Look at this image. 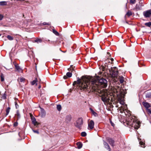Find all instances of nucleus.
Returning <instances> with one entry per match:
<instances>
[{"instance_id": "5fc2aeb1", "label": "nucleus", "mask_w": 151, "mask_h": 151, "mask_svg": "<svg viewBox=\"0 0 151 151\" xmlns=\"http://www.w3.org/2000/svg\"><path fill=\"white\" fill-rule=\"evenodd\" d=\"M1 34H0V36H1Z\"/></svg>"}, {"instance_id": "c9c22d12", "label": "nucleus", "mask_w": 151, "mask_h": 151, "mask_svg": "<svg viewBox=\"0 0 151 151\" xmlns=\"http://www.w3.org/2000/svg\"><path fill=\"white\" fill-rule=\"evenodd\" d=\"M136 2V0H130V2L132 4H134Z\"/></svg>"}, {"instance_id": "2eb2a0df", "label": "nucleus", "mask_w": 151, "mask_h": 151, "mask_svg": "<svg viewBox=\"0 0 151 151\" xmlns=\"http://www.w3.org/2000/svg\"><path fill=\"white\" fill-rule=\"evenodd\" d=\"M15 66L16 70L19 72L22 70L20 68V66L17 65H15Z\"/></svg>"}, {"instance_id": "3c124183", "label": "nucleus", "mask_w": 151, "mask_h": 151, "mask_svg": "<svg viewBox=\"0 0 151 151\" xmlns=\"http://www.w3.org/2000/svg\"><path fill=\"white\" fill-rule=\"evenodd\" d=\"M108 60V61H109V63H110V62L109 61V60Z\"/></svg>"}, {"instance_id": "7c9ffc66", "label": "nucleus", "mask_w": 151, "mask_h": 151, "mask_svg": "<svg viewBox=\"0 0 151 151\" xmlns=\"http://www.w3.org/2000/svg\"><path fill=\"white\" fill-rule=\"evenodd\" d=\"M81 135L82 137H85L86 135V133L85 132H83L81 133Z\"/></svg>"}, {"instance_id": "a19ab883", "label": "nucleus", "mask_w": 151, "mask_h": 151, "mask_svg": "<svg viewBox=\"0 0 151 151\" xmlns=\"http://www.w3.org/2000/svg\"><path fill=\"white\" fill-rule=\"evenodd\" d=\"M33 132H35V133H36L37 134H38L39 133V132L37 130H32Z\"/></svg>"}, {"instance_id": "f704fd0d", "label": "nucleus", "mask_w": 151, "mask_h": 151, "mask_svg": "<svg viewBox=\"0 0 151 151\" xmlns=\"http://www.w3.org/2000/svg\"><path fill=\"white\" fill-rule=\"evenodd\" d=\"M74 67H73V65H71L70 68H69L68 69V71H70V70H73Z\"/></svg>"}, {"instance_id": "a211bd4d", "label": "nucleus", "mask_w": 151, "mask_h": 151, "mask_svg": "<svg viewBox=\"0 0 151 151\" xmlns=\"http://www.w3.org/2000/svg\"><path fill=\"white\" fill-rule=\"evenodd\" d=\"M120 82L121 83H122L124 82V78L122 76H120L119 77Z\"/></svg>"}, {"instance_id": "a18cd8bd", "label": "nucleus", "mask_w": 151, "mask_h": 151, "mask_svg": "<svg viewBox=\"0 0 151 151\" xmlns=\"http://www.w3.org/2000/svg\"><path fill=\"white\" fill-rule=\"evenodd\" d=\"M67 76H63V78H64V79H67Z\"/></svg>"}, {"instance_id": "4c0bfd02", "label": "nucleus", "mask_w": 151, "mask_h": 151, "mask_svg": "<svg viewBox=\"0 0 151 151\" xmlns=\"http://www.w3.org/2000/svg\"><path fill=\"white\" fill-rule=\"evenodd\" d=\"M24 81V78H20V81L21 82H22Z\"/></svg>"}, {"instance_id": "cd10ccee", "label": "nucleus", "mask_w": 151, "mask_h": 151, "mask_svg": "<svg viewBox=\"0 0 151 151\" xmlns=\"http://www.w3.org/2000/svg\"><path fill=\"white\" fill-rule=\"evenodd\" d=\"M41 113L42 114V116H45L46 113H45V111L44 110V109H42Z\"/></svg>"}, {"instance_id": "2f4dec72", "label": "nucleus", "mask_w": 151, "mask_h": 151, "mask_svg": "<svg viewBox=\"0 0 151 151\" xmlns=\"http://www.w3.org/2000/svg\"><path fill=\"white\" fill-rule=\"evenodd\" d=\"M3 99H6V95L5 93H4L2 96L1 97Z\"/></svg>"}, {"instance_id": "4be33fe9", "label": "nucleus", "mask_w": 151, "mask_h": 151, "mask_svg": "<svg viewBox=\"0 0 151 151\" xmlns=\"http://www.w3.org/2000/svg\"><path fill=\"white\" fill-rule=\"evenodd\" d=\"M132 15V12L130 11H128L127 12V13L125 16H127L128 17H129Z\"/></svg>"}, {"instance_id": "49530a36", "label": "nucleus", "mask_w": 151, "mask_h": 151, "mask_svg": "<svg viewBox=\"0 0 151 151\" xmlns=\"http://www.w3.org/2000/svg\"><path fill=\"white\" fill-rule=\"evenodd\" d=\"M110 60L111 61V63H112V62L114 60V59L113 58H111V59H110Z\"/></svg>"}, {"instance_id": "7ed1b4c3", "label": "nucleus", "mask_w": 151, "mask_h": 151, "mask_svg": "<svg viewBox=\"0 0 151 151\" xmlns=\"http://www.w3.org/2000/svg\"><path fill=\"white\" fill-rule=\"evenodd\" d=\"M99 96L101 97L102 101L104 103L109 102L110 100L109 96L107 93V91L101 90Z\"/></svg>"}, {"instance_id": "de8ad7c7", "label": "nucleus", "mask_w": 151, "mask_h": 151, "mask_svg": "<svg viewBox=\"0 0 151 151\" xmlns=\"http://www.w3.org/2000/svg\"><path fill=\"white\" fill-rule=\"evenodd\" d=\"M111 125L113 126H114V124L113 123H112L111 122Z\"/></svg>"}, {"instance_id": "58836bf2", "label": "nucleus", "mask_w": 151, "mask_h": 151, "mask_svg": "<svg viewBox=\"0 0 151 151\" xmlns=\"http://www.w3.org/2000/svg\"><path fill=\"white\" fill-rule=\"evenodd\" d=\"M15 105L16 108L17 109L18 107L19 106L18 105L17 102L16 101L15 102Z\"/></svg>"}, {"instance_id": "f03ea898", "label": "nucleus", "mask_w": 151, "mask_h": 151, "mask_svg": "<svg viewBox=\"0 0 151 151\" xmlns=\"http://www.w3.org/2000/svg\"><path fill=\"white\" fill-rule=\"evenodd\" d=\"M127 123L131 128L138 129L140 126V123L134 116H130L127 119Z\"/></svg>"}, {"instance_id": "6ab92c4d", "label": "nucleus", "mask_w": 151, "mask_h": 151, "mask_svg": "<svg viewBox=\"0 0 151 151\" xmlns=\"http://www.w3.org/2000/svg\"><path fill=\"white\" fill-rule=\"evenodd\" d=\"M7 4V2L5 1H2L0 2V6L6 5Z\"/></svg>"}, {"instance_id": "ddd939ff", "label": "nucleus", "mask_w": 151, "mask_h": 151, "mask_svg": "<svg viewBox=\"0 0 151 151\" xmlns=\"http://www.w3.org/2000/svg\"><path fill=\"white\" fill-rule=\"evenodd\" d=\"M143 6V4H141V5H140V4L138 5L137 4L135 6V9L137 11L141 9V7Z\"/></svg>"}, {"instance_id": "c85d7f7f", "label": "nucleus", "mask_w": 151, "mask_h": 151, "mask_svg": "<svg viewBox=\"0 0 151 151\" xmlns=\"http://www.w3.org/2000/svg\"><path fill=\"white\" fill-rule=\"evenodd\" d=\"M1 81H4V77L3 74L2 73L1 74Z\"/></svg>"}, {"instance_id": "6e6552de", "label": "nucleus", "mask_w": 151, "mask_h": 151, "mask_svg": "<svg viewBox=\"0 0 151 151\" xmlns=\"http://www.w3.org/2000/svg\"><path fill=\"white\" fill-rule=\"evenodd\" d=\"M72 117L70 115H67L65 118V122L66 124H68L70 123Z\"/></svg>"}, {"instance_id": "9b49d317", "label": "nucleus", "mask_w": 151, "mask_h": 151, "mask_svg": "<svg viewBox=\"0 0 151 151\" xmlns=\"http://www.w3.org/2000/svg\"><path fill=\"white\" fill-rule=\"evenodd\" d=\"M104 145L106 148L109 151H110L111 150V148L108 144L105 141H104Z\"/></svg>"}, {"instance_id": "0eeeda50", "label": "nucleus", "mask_w": 151, "mask_h": 151, "mask_svg": "<svg viewBox=\"0 0 151 151\" xmlns=\"http://www.w3.org/2000/svg\"><path fill=\"white\" fill-rule=\"evenodd\" d=\"M94 123L92 120H91L88 123V129L91 130L94 128Z\"/></svg>"}, {"instance_id": "b1692460", "label": "nucleus", "mask_w": 151, "mask_h": 151, "mask_svg": "<svg viewBox=\"0 0 151 151\" xmlns=\"http://www.w3.org/2000/svg\"><path fill=\"white\" fill-rule=\"evenodd\" d=\"M10 108L9 107H8L6 110V116L7 115L10 111Z\"/></svg>"}, {"instance_id": "aec40b11", "label": "nucleus", "mask_w": 151, "mask_h": 151, "mask_svg": "<svg viewBox=\"0 0 151 151\" xmlns=\"http://www.w3.org/2000/svg\"><path fill=\"white\" fill-rule=\"evenodd\" d=\"M146 98H149L151 97V92H148L147 93L146 95Z\"/></svg>"}, {"instance_id": "37998d69", "label": "nucleus", "mask_w": 151, "mask_h": 151, "mask_svg": "<svg viewBox=\"0 0 151 151\" xmlns=\"http://www.w3.org/2000/svg\"><path fill=\"white\" fill-rule=\"evenodd\" d=\"M139 144L141 145H144L145 144V143H144L143 142H141V141H140L139 142Z\"/></svg>"}, {"instance_id": "a878e982", "label": "nucleus", "mask_w": 151, "mask_h": 151, "mask_svg": "<svg viewBox=\"0 0 151 151\" xmlns=\"http://www.w3.org/2000/svg\"><path fill=\"white\" fill-rule=\"evenodd\" d=\"M145 25L148 27H150L151 26V22H148L146 23L145 24Z\"/></svg>"}, {"instance_id": "8fccbe9b", "label": "nucleus", "mask_w": 151, "mask_h": 151, "mask_svg": "<svg viewBox=\"0 0 151 151\" xmlns=\"http://www.w3.org/2000/svg\"><path fill=\"white\" fill-rule=\"evenodd\" d=\"M107 54L108 55H109V54H110V53H109V52H107Z\"/></svg>"}, {"instance_id": "bb28decb", "label": "nucleus", "mask_w": 151, "mask_h": 151, "mask_svg": "<svg viewBox=\"0 0 151 151\" xmlns=\"http://www.w3.org/2000/svg\"><path fill=\"white\" fill-rule=\"evenodd\" d=\"M72 74L71 72H68L66 73V76L68 77H71Z\"/></svg>"}, {"instance_id": "39448f33", "label": "nucleus", "mask_w": 151, "mask_h": 151, "mask_svg": "<svg viewBox=\"0 0 151 151\" xmlns=\"http://www.w3.org/2000/svg\"><path fill=\"white\" fill-rule=\"evenodd\" d=\"M110 93H110V96H112L114 97L118 96L121 94L120 92L118 91L116 89L114 88L111 91Z\"/></svg>"}, {"instance_id": "5701e85b", "label": "nucleus", "mask_w": 151, "mask_h": 151, "mask_svg": "<svg viewBox=\"0 0 151 151\" xmlns=\"http://www.w3.org/2000/svg\"><path fill=\"white\" fill-rule=\"evenodd\" d=\"M6 37L9 40H13V37L12 36L9 35H8Z\"/></svg>"}, {"instance_id": "72a5a7b5", "label": "nucleus", "mask_w": 151, "mask_h": 151, "mask_svg": "<svg viewBox=\"0 0 151 151\" xmlns=\"http://www.w3.org/2000/svg\"><path fill=\"white\" fill-rule=\"evenodd\" d=\"M146 111L148 114H151V110L150 109H147Z\"/></svg>"}, {"instance_id": "393cba45", "label": "nucleus", "mask_w": 151, "mask_h": 151, "mask_svg": "<svg viewBox=\"0 0 151 151\" xmlns=\"http://www.w3.org/2000/svg\"><path fill=\"white\" fill-rule=\"evenodd\" d=\"M57 108L58 111H60L61 109V106L60 104H58L57 106Z\"/></svg>"}, {"instance_id": "864d4df0", "label": "nucleus", "mask_w": 151, "mask_h": 151, "mask_svg": "<svg viewBox=\"0 0 151 151\" xmlns=\"http://www.w3.org/2000/svg\"><path fill=\"white\" fill-rule=\"evenodd\" d=\"M75 82H76V81H75V82H74V83H73V85H74V83Z\"/></svg>"}, {"instance_id": "423d86ee", "label": "nucleus", "mask_w": 151, "mask_h": 151, "mask_svg": "<svg viewBox=\"0 0 151 151\" xmlns=\"http://www.w3.org/2000/svg\"><path fill=\"white\" fill-rule=\"evenodd\" d=\"M143 15L146 18L150 17L151 15V9L144 12Z\"/></svg>"}, {"instance_id": "20e7f679", "label": "nucleus", "mask_w": 151, "mask_h": 151, "mask_svg": "<svg viewBox=\"0 0 151 151\" xmlns=\"http://www.w3.org/2000/svg\"><path fill=\"white\" fill-rule=\"evenodd\" d=\"M83 124V120L82 118H78L74 123L75 126L79 129L81 128Z\"/></svg>"}, {"instance_id": "79ce46f5", "label": "nucleus", "mask_w": 151, "mask_h": 151, "mask_svg": "<svg viewBox=\"0 0 151 151\" xmlns=\"http://www.w3.org/2000/svg\"><path fill=\"white\" fill-rule=\"evenodd\" d=\"M18 125V123L17 122H15L14 124V127H16Z\"/></svg>"}, {"instance_id": "c03bdc74", "label": "nucleus", "mask_w": 151, "mask_h": 151, "mask_svg": "<svg viewBox=\"0 0 151 151\" xmlns=\"http://www.w3.org/2000/svg\"><path fill=\"white\" fill-rule=\"evenodd\" d=\"M3 18V16L1 14H0V20H2Z\"/></svg>"}, {"instance_id": "6e6d98bb", "label": "nucleus", "mask_w": 151, "mask_h": 151, "mask_svg": "<svg viewBox=\"0 0 151 151\" xmlns=\"http://www.w3.org/2000/svg\"><path fill=\"white\" fill-rule=\"evenodd\" d=\"M150 5H151V4H150Z\"/></svg>"}, {"instance_id": "09e8293b", "label": "nucleus", "mask_w": 151, "mask_h": 151, "mask_svg": "<svg viewBox=\"0 0 151 151\" xmlns=\"http://www.w3.org/2000/svg\"><path fill=\"white\" fill-rule=\"evenodd\" d=\"M41 87V85H40L39 86H38V88H40Z\"/></svg>"}, {"instance_id": "4468645a", "label": "nucleus", "mask_w": 151, "mask_h": 151, "mask_svg": "<svg viewBox=\"0 0 151 151\" xmlns=\"http://www.w3.org/2000/svg\"><path fill=\"white\" fill-rule=\"evenodd\" d=\"M77 147L78 149H81L82 147V144L80 142H78L76 143Z\"/></svg>"}, {"instance_id": "f257e3e1", "label": "nucleus", "mask_w": 151, "mask_h": 151, "mask_svg": "<svg viewBox=\"0 0 151 151\" xmlns=\"http://www.w3.org/2000/svg\"><path fill=\"white\" fill-rule=\"evenodd\" d=\"M99 78L98 76L96 77L88 76L83 78L82 80L79 78L77 81L81 90L89 93L96 91L100 87L105 88L107 86V80L103 78L100 79Z\"/></svg>"}, {"instance_id": "1a4fd4ad", "label": "nucleus", "mask_w": 151, "mask_h": 151, "mask_svg": "<svg viewBox=\"0 0 151 151\" xmlns=\"http://www.w3.org/2000/svg\"><path fill=\"white\" fill-rule=\"evenodd\" d=\"M106 140L109 144L112 146H114V141L111 138H107Z\"/></svg>"}, {"instance_id": "c756f323", "label": "nucleus", "mask_w": 151, "mask_h": 151, "mask_svg": "<svg viewBox=\"0 0 151 151\" xmlns=\"http://www.w3.org/2000/svg\"><path fill=\"white\" fill-rule=\"evenodd\" d=\"M52 31L53 33H54L56 35H59V33L55 30L53 29Z\"/></svg>"}, {"instance_id": "f8f14e48", "label": "nucleus", "mask_w": 151, "mask_h": 151, "mask_svg": "<svg viewBox=\"0 0 151 151\" xmlns=\"http://www.w3.org/2000/svg\"><path fill=\"white\" fill-rule=\"evenodd\" d=\"M32 123L35 126L38 124L37 122L36 121V119L34 117H32L31 118Z\"/></svg>"}, {"instance_id": "412c9836", "label": "nucleus", "mask_w": 151, "mask_h": 151, "mask_svg": "<svg viewBox=\"0 0 151 151\" xmlns=\"http://www.w3.org/2000/svg\"><path fill=\"white\" fill-rule=\"evenodd\" d=\"M34 42H37V43H41L42 42V40L41 39L37 38L34 41Z\"/></svg>"}, {"instance_id": "9d476101", "label": "nucleus", "mask_w": 151, "mask_h": 151, "mask_svg": "<svg viewBox=\"0 0 151 151\" xmlns=\"http://www.w3.org/2000/svg\"><path fill=\"white\" fill-rule=\"evenodd\" d=\"M142 104L146 108V110L149 108L151 107V104L150 105L149 103L146 102H143Z\"/></svg>"}, {"instance_id": "603ef678", "label": "nucleus", "mask_w": 151, "mask_h": 151, "mask_svg": "<svg viewBox=\"0 0 151 151\" xmlns=\"http://www.w3.org/2000/svg\"><path fill=\"white\" fill-rule=\"evenodd\" d=\"M105 63V64H107V63L106 62Z\"/></svg>"}, {"instance_id": "dca6fc26", "label": "nucleus", "mask_w": 151, "mask_h": 151, "mask_svg": "<svg viewBox=\"0 0 151 151\" xmlns=\"http://www.w3.org/2000/svg\"><path fill=\"white\" fill-rule=\"evenodd\" d=\"M90 110L92 112V114L95 116H97V114L96 113V112H95L93 110V109L91 108H90Z\"/></svg>"}, {"instance_id": "f3484780", "label": "nucleus", "mask_w": 151, "mask_h": 151, "mask_svg": "<svg viewBox=\"0 0 151 151\" xmlns=\"http://www.w3.org/2000/svg\"><path fill=\"white\" fill-rule=\"evenodd\" d=\"M37 78H35V80L31 82V84L32 85H34L35 84H36V85H37V84L36 83L37 82Z\"/></svg>"}, {"instance_id": "ea45409f", "label": "nucleus", "mask_w": 151, "mask_h": 151, "mask_svg": "<svg viewBox=\"0 0 151 151\" xmlns=\"http://www.w3.org/2000/svg\"><path fill=\"white\" fill-rule=\"evenodd\" d=\"M120 103L122 105H124V102L123 100L120 101Z\"/></svg>"}, {"instance_id": "473e14b6", "label": "nucleus", "mask_w": 151, "mask_h": 151, "mask_svg": "<svg viewBox=\"0 0 151 151\" xmlns=\"http://www.w3.org/2000/svg\"><path fill=\"white\" fill-rule=\"evenodd\" d=\"M16 115L18 118H20V114H19V111L17 110V111Z\"/></svg>"}, {"instance_id": "e433bc0d", "label": "nucleus", "mask_w": 151, "mask_h": 151, "mask_svg": "<svg viewBox=\"0 0 151 151\" xmlns=\"http://www.w3.org/2000/svg\"><path fill=\"white\" fill-rule=\"evenodd\" d=\"M50 23H47L46 22H44L43 23V24L44 25H50Z\"/></svg>"}]
</instances>
